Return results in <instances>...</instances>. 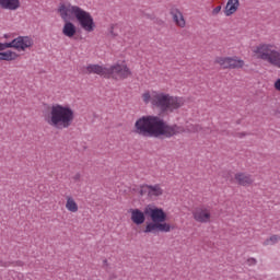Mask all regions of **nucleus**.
<instances>
[{
    "mask_svg": "<svg viewBox=\"0 0 280 280\" xmlns=\"http://www.w3.org/2000/svg\"><path fill=\"white\" fill-rule=\"evenodd\" d=\"M279 241H280L279 235H272L269 238H267L262 244L264 246H275V244H278Z\"/></svg>",
    "mask_w": 280,
    "mask_h": 280,
    "instance_id": "24",
    "label": "nucleus"
},
{
    "mask_svg": "<svg viewBox=\"0 0 280 280\" xmlns=\"http://www.w3.org/2000/svg\"><path fill=\"white\" fill-rule=\"evenodd\" d=\"M235 180H237L238 185L246 187L248 185H253V177L246 173H237L235 175Z\"/></svg>",
    "mask_w": 280,
    "mask_h": 280,
    "instance_id": "18",
    "label": "nucleus"
},
{
    "mask_svg": "<svg viewBox=\"0 0 280 280\" xmlns=\"http://www.w3.org/2000/svg\"><path fill=\"white\" fill-rule=\"evenodd\" d=\"M145 215H150L152 222H165L167 220V214L161 208H152L148 206L144 208Z\"/></svg>",
    "mask_w": 280,
    "mask_h": 280,
    "instance_id": "10",
    "label": "nucleus"
},
{
    "mask_svg": "<svg viewBox=\"0 0 280 280\" xmlns=\"http://www.w3.org/2000/svg\"><path fill=\"white\" fill-rule=\"evenodd\" d=\"M0 8L2 10H19L21 8V1L20 0H0Z\"/></svg>",
    "mask_w": 280,
    "mask_h": 280,
    "instance_id": "15",
    "label": "nucleus"
},
{
    "mask_svg": "<svg viewBox=\"0 0 280 280\" xmlns=\"http://www.w3.org/2000/svg\"><path fill=\"white\" fill-rule=\"evenodd\" d=\"M171 15L173 16L174 23H175L178 27H185V25H186L185 16L183 15V12H180V10H178V9H172V10H171Z\"/></svg>",
    "mask_w": 280,
    "mask_h": 280,
    "instance_id": "16",
    "label": "nucleus"
},
{
    "mask_svg": "<svg viewBox=\"0 0 280 280\" xmlns=\"http://www.w3.org/2000/svg\"><path fill=\"white\" fill-rule=\"evenodd\" d=\"M140 195L148 196L149 198H159V196H163V188L161 185H143L140 188Z\"/></svg>",
    "mask_w": 280,
    "mask_h": 280,
    "instance_id": "11",
    "label": "nucleus"
},
{
    "mask_svg": "<svg viewBox=\"0 0 280 280\" xmlns=\"http://www.w3.org/2000/svg\"><path fill=\"white\" fill-rule=\"evenodd\" d=\"M86 73H95L96 75H102L103 78H108L109 67H104L100 65H89L86 68Z\"/></svg>",
    "mask_w": 280,
    "mask_h": 280,
    "instance_id": "12",
    "label": "nucleus"
},
{
    "mask_svg": "<svg viewBox=\"0 0 280 280\" xmlns=\"http://www.w3.org/2000/svg\"><path fill=\"white\" fill-rule=\"evenodd\" d=\"M77 21L84 30V32H94L95 31V21L93 20V16L91 15L90 12L80 9L79 13L77 14Z\"/></svg>",
    "mask_w": 280,
    "mask_h": 280,
    "instance_id": "7",
    "label": "nucleus"
},
{
    "mask_svg": "<svg viewBox=\"0 0 280 280\" xmlns=\"http://www.w3.org/2000/svg\"><path fill=\"white\" fill-rule=\"evenodd\" d=\"M19 55L12 50H0V60H5L7 62H11V60H16Z\"/></svg>",
    "mask_w": 280,
    "mask_h": 280,
    "instance_id": "20",
    "label": "nucleus"
},
{
    "mask_svg": "<svg viewBox=\"0 0 280 280\" xmlns=\"http://www.w3.org/2000/svg\"><path fill=\"white\" fill-rule=\"evenodd\" d=\"M104 264H107V260H104Z\"/></svg>",
    "mask_w": 280,
    "mask_h": 280,
    "instance_id": "31",
    "label": "nucleus"
},
{
    "mask_svg": "<svg viewBox=\"0 0 280 280\" xmlns=\"http://www.w3.org/2000/svg\"><path fill=\"white\" fill-rule=\"evenodd\" d=\"M135 135L139 137L154 138L166 137L171 139L176 135L185 132V127L178 125H167L163 118L154 115L141 116L133 126Z\"/></svg>",
    "mask_w": 280,
    "mask_h": 280,
    "instance_id": "1",
    "label": "nucleus"
},
{
    "mask_svg": "<svg viewBox=\"0 0 280 280\" xmlns=\"http://www.w3.org/2000/svg\"><path fill=\"white\" fill-rule=\"evenodd\" d=\"M77 32L78 30L75 28V24H73L71 21L65 23L62 28L63 36H67L68 38H73Z\"/></svg>",
    "mask_w": 280,
    "mask_h": 280,
    "instance_id": "17",
    "label": "nucleus"
},
{
    "mask_svg": "<svg viewBox=\"0 0 280 280\" xmlns=\"http://www.w3.org/2000/svg\"><path fill=\"white\" fill-rule=\"evenodd\" d=\"M144 104H152L155 108H159L161 113H174L183 106L184 102L180 97L170 96L162 92H144L142 94Z\"/></svg>",
    "mask_w": 280,
    "mask_h": 280,
    "instance_id": "3",
    "label": "nucleus"
},
{
    "mask_svg": "<svg viewBox=\"0 0 280 280\" xmlns=\"http://www.w3.org/2000/svg\"><path fill=\"white\" fill-rule=\"evenodd\" d=\"M276 91H280V79H277L275 84H273Z\"/></svg>",
    "mask_w": 280,
    "mask_h": 280,
    "instance_id": "28",
    "label": "nucleus"
},
{
    "mask_svg": "<svg viewBox=\"0 0 280 280\" xmlns=\"http://www.w3.org/2000/svg\"><path fill=\"white\" fill-rule=\"evenodd\" d=\"M217 65H220L222 69H231V57H217Z\"/></svg>",
    "mask_w": 280,
    "mask_h": 280,
    "instance_id": "21",
    "label": "nucleus"
},
{
    "mask_svg": "<svg viewBox=\"0 0 280 280\" xmlns=\"http://www.w3.org/2000/svg\"><path fill=\"white\" fill-rule=\"evenodd\" d=\"M244 60L230 57V69H242Z\"/></svg>",
    "mask_w": 280,
    "mask_h": 280,
    "instance_id": "23",
    "label": "nucleus"
},
{
    "mask_svg": "<svg viewBox=\"0 0 280 280\" xmlns=\"http://www.w3.org/2000/svg\"><path fill=\"white\" fill-rule=\"evenodd\" d=\"M75 119V113L69 105L55 104L50 112L45 116V121L56 130H67Z\"/></svg>",
    "mask_w": 280,
    "mask_h": 280,
    "instance_id": "2",
    "label": "nucleus"
},
{
    "mask_svg": "<svg viewBox=\"0 0 280 280\" xmlns=\"http://www.w3.org/2000/svg\"><path fill=\"white\" fill-rule=\"evenodd\" d=\"M237 10H240V0H228L224 9L225 16H233Z\"/></svg>",
    "mask_w": 280,
    "mask_h": 280,
    "instance_id": "14",
    "label": "nucleus"
},
{
    "mask_svg": "<svg viewBox=\"0 0 280 280\" xmlns=\"http://www.w3.org/2000/svg\"><path fill=\"white\" fill-rule=\"evenodd\" d=\"M82 8L72 5L71 3H60L58 8L59 16L62 21L69 22L71 19H75Z\"/></svg>",
    "mask_w": 280,
    "mask_h": 280,
    "instance_id": "8",
    "label": "nucleus"
},
{
    "mask_svg": "<svg viewBox=\"0 0 280 280\" xmlns=\"http://www.w3.org/2000/svg\"><path fill=\"white\" fill-rule=\"evenodd\" d=\"M4 38H8V35H4Z\"/></svg>",
    "mask_w": 280,
    "mask_h": 280,
    "instance_id": "30",
    "label": "nucleus"
},
{
    "mask_svg": "<svg viewBox=\"0 0 280 280\" xmlns=\"http://www.w3.org/2000/svg\"><path fill=\"white\" fill-rule=\"evenodd\" d=\"M30 47H32V38L30 36H19L12 39L10 43H0V51H5V49L25 51V49Z\"/></svg>",
    "mask_w": 280,
    "mask_h": 280,
    "instance_id": "5",
    "label": "nucleus"
},
{
    "mask_svg": "<svg viewBox=\"0 0 280 280\" xmlns=\"http://www.w3.org/2000/svg\"><path fill=\"white\" fill-rule=\"evenodd\" d=\"M144 233H153V234L159 233V223L154 221L148 223L144 229Z\"/></svg>",
    "mask_w": 280,
    "mask_h": 280,
    "instance_id": "22",
    "label": "nucleus"
},
{
    "mask_svg": "<svg viewBox=\"0 0 280 280\" xmlns=\"http://www.w3.org/2000/svg\"><path fill=\"white\" fill-rule=\"evenodd\" d=\"M158 229L161 233H170V231H172V226L170 225V223L163 222L158 223Z\"/></svg>",
    "mask_w": 280,
    "mask_h": 280,
    "instance_id": "25",
    "label": "nucleus"
},
{
    "mask_svg": "<svg viewBox=\"0 0 280 280\" xmlns=\"http://www.w3.org/2000/svg\"><path fill=\"white\" fill-rule=\"evenodd\" d=\"M130 68L124 62L115 63L109 67L108 78H113L114 80H126L131 75Z\"/></svg>",
    "mask_w": 280,
    "mask_h": 280,
    "instance_id": "6",
    "label": "nucleus"
},
{
    "mask_svg": "<svg viewBox=\"0 0 280 280\" xmlns=\"http://www.w3.org/2000/svg\"><path fill=\"white\" fill-rule=\"evenodd\" d=\"M247 264H248L249 266H255V265L257 264V259H255V258H248V259H247Z\"/></svg>",
    "mask_w": 280,
    "mask_h": 280,
    "instance_id": "27",
    "label": "nucleus"
},
{
    "mask_svg": "<svg viewBox=\"0 0 280 280\" xmlns=\"http://www.w3.org/2000/svg\"><path fill=\"white\" fill-rule=\"evenodd\" d=\"M254 56L280 69V50L275 44L261 43L254 47Z\"/></svg>",
    "mask_w": 280,
    "mask_h": 280,
    "instance_id": "4",
    "label": "nucleus"
},
{
    "mask_svg": "<svg viewBox=\"0 0 280 280\" xmlns=\"http://www.w3.org/2000/svg\"><path fill=\"white\" fill-rule=\"evenodd\" d=\"M73 178L74 180H80V173H77Z\"/></svg>",
    "mask_w": 280,
    "mask_h": 280,
    "instance_id": "29",
    "label": "nucleus"
},
{
    "mask_svg": "<svg viewBox=\"0 0 280 280\" xmlns=\"http://www.w3.org/2000/svg\"><path fill=\"white\" fill-rule=\"evenodd\" d=\"M66 200V209L70 211V213H78L79 207L78 202H75V199H73L71 196H68Z\"/></svg>",
    "mask_w": 280,
    "mask_h": 280,
    "instance_id": "19",
    "label": "nucleus"
},
{
    "mask_svg": "<svg viewBox=\"0 0 280 280\" xmlns=\"http://www.w3.org/2000/svg\"><path fill=\"white\" fill-rule=\"evenodd\" d=\"M222 12V5H218L212 10V16H218Z\"/></svg>",
    "mask_w": 280,
    "mask_h": 280,
    "instance_id": "26",
    "label": "nucleus"
},
{
    "mask_svg": "<svg viewBox=\"0 0 280 280\" xmlns=\"http://www.w3.org/2000/svg\"><path fill=\"white\" fill-rule=\"evenodd\" d=\"M129 213H131V222L137 224V226H141L145 222V212L141 211L140 209H130Z\"/></svg>",
    "mask_w": 280,
    "mask_h": 280,
    "instance_id": "13",
    "label": "nucleus"
},
{
    "mask_svg": "<svg viewBox=\"0 0 280 280\" xmlns=\"http://www.w3.org/2000/svg\"><path fill=\"white\" fill-rule=\"evenodd\" d=\"M192 218L196 220V222L207 224V222H211V210L205 206L195 208L192 211Z\"/></svg>",
    "mask_w": 280,
    "mask_h": 280,
    "instance_id": "9",
    "label": "nucleus"
}]
</instances>
